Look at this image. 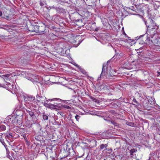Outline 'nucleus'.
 Returning <instances> with one entry per match:
<instances>
[{"mask_svg":"<svg viewBox=\"0 0 160 160\" xmlns=\"http://www.w3.org/2000/svg\"><path fill=\"white\" fill-rule=\"evenodd\" d=\"M41 100L42 103L44 105V103H42V102H45V103L48 102V100H47L46 97L44 96L41 97Z\"/></svg>","mask_w":160,"mask_h":160,"instance_id":"nucleus-19","label":"nucleus"},{"mask_svg":"<svg viewBox=\"0 0 160 160\" xmlns=\"http://www.w3.org/2000/svg\"><path fill=\"white\" fill-rule=\"evenodd\" d=\"M5 137L6 139V140L8 142L7 139H8L9 140H11V139L13 138V136L12 135V133H7L6 135L5 136Z\"/></svg>","mask_w":160,"mask_h":160,"instance_id":"nucleus-11","label":"nucleus"},{"mask_svg":"<svg viewBox=\"0 0 160 160\" xmlns=\"http://www.w3.org/2000/svg\"><path fill=\"white\" fill-rule=\"evenodd\" d=\"M35 139L38 142L40 141V135L38 134L37 135H36L35 137Z\"/></svg>","mask_w":160,"mask_h":160,"instance_id":"nucleus-25","label":"nucleus"},{"mask_svg":"<svg viewBox=\"0 0 160 160\" xmlns=\"http://www.w3.org/2000/svg\"><path fill=\"white\" fill-rule=\"evenodd\" d=\"M45 6H44V4L43 3L41 2V6H44V8L45 7L46 9H48V8L46 6V4H45Z\"/></svg>","mask_w":160,"mask_h":160,"instance_id":"nucleus-33","label":"nucleus"},{"mask_svg":"<svg viewBox=\"0 0 160 160\" xmlns=\"http://www.w3.org/2000/svg\"><path fill=\"white\" fill-rule=\"evenodd\" d=\"M157 73H158V76H159V75H160V72H157Z\"/></svg>","mask_w":160,"mask_h":160,"instance_id":"nucleus-46","label":"nucleus"},{"mask_svg":"<svg viewBox=\"0 0 160 160\" xmlns=\"http://www.w3.org/2000/svg\"><path fill=\"white\" fill-rule=\"evenodd\" d=\"M18 160H25V159L24 157H22L19 158Z\"/></svg>","mask_w":160,"mask_h":160,"instance_id":"nucleus-39","label":"nucleus"},{"mask_svg":"<svg viewBox=\"0 0 160 160\" xmlns=\"http://www.w3.org/2000/svg\"><path fill=\"white\" fill-rule=\"evenodd\" d=\"M5 147L6 148V150L7 152V153H8V148H7V146H6V147Z\"/></svg>","mask_w":160,"mask_h":160,"instance_id":"nucleus-42","label":"nucleus"},{"mask_svg":"<svg viewBox=\"0 0 160 160\" xmlns=\"http://www.w3.org/2000/svg\"><path fill=\"white\" fill-rule=\"evenodd\" d=\"M22 123V120L21 119H19L17 117V120L16 126L20 125Z\"/></svg>","mask_w":160,"mask_h":160,"instance_id":"nucleus-22","label":"nucleus"},{"mask_svg":"<svg viewBox=\"0 0 160 160\" xmlns=\"http://www.w3.org/2000/svg\"><path fill=\"white\" fill-rule=\"evenodd\" d=\"M108 144H102L99 146V149L101 150L105 148L104 150L107 149V147H108Z\"/></svg>","mask_w":160,"mask_h":160,"instance_id":"nucleus-14","label":"nucleus"},{"mask_svg":"<svg viewBox=\"0 0 160 160\" xmlns=\"http://www.w3.org/2000/svg\"><path fill=\"white\" fill-rule=\"evenodd\" d=\"M107 66L106 64H103L102 69V72L100 74V77L98 78V79H100L103 76V75H106V69L105 67Z\"/></svg>","mask_w":160,"mask_h":160,"instance_id":"nucleus-10","label":"nucleus"},{"mask_svg":"<svg viewBox=\"0 0 160 160\" xmlns=\"http://www.w3.org/2000/svg\"><path fill=\"white\" fill-rule=\"evenodd\" d=\"M110 1H112V0H109Z\"/></svg>","mask_w":160,"mask_h":160,"instance_id":"nucleus-58","label":"nucleus"},{"mask_svg":"<svg viewBox=\"0 0 160 160\" xmlns=\"http://www.w3.org/2000/svg\"><path fill=\"white\" fill-rule=\"evenodd\" d=\"M111 123H112V124L114 125L116 127L118 128L119 127V124H118L115 121H111Z\"/></svg>","mask_w":160,"mask_h":160,"instance_id":"nucleus-23","label":"nucleus"},{"mask_svg":"<svg viewBox=\"0 0 160 160\" xmlns=\"http://www.w3.org/2000/svg\"><path fill=\"white\" fill-rule=\"evenodd\" d=\"M36 143H37V146H38V144H38V143H37V142H36Z\"/></svg>","mask_w":160,"mask_h":160,"instance_id":"nucleus-52","label":"nucleus"},{"mask_svg":"<svg viewBox=\"0 0 160 160\" xmlns=\"http://www.w3.org/2000/svg\"><path fill=\"white\" fill-rule=\"evenodd\" d=\"M61 114V115H62H62H63V114Z\"/></svg>","mask_w":160,"mask_h":160,"instance_id":"nucleus-57","label":"nucleus"},{"mask_svg":"<svg viewBox=\"0 0 160 160\" xmlns=\"http://www.w3.org/2000/svg\"><path fill=\"white\" fill-rule=\"evenodd\" d=\"M10 77V75L9 74H6L2 75L1 76V77L3 78L4 79V80H8Z\"/></svg>","mask_w":160,"mask_h":160,"instance_id":"nucleus-20","label":"nucleus"},{"mask_svg":"<svg viewBox=\"0 0 160 160\" xmlns=\"http://www.w3.org/2000/svg\"><path fill=\"white\" fill-rule=\"evenodd\" d=\"M27 112L28 113L31 117H32L34 115V113L31 111L28 110H27Z\"/></svg>","mask_w":160,"mask_h":160,"instance_id":"nucleus-28","label":"nucleus"},{"mask_svg":"<svg viewBox=\"0 0 160 160\" xmlns=\"http://www.w3.org/2000/svg\"><path fill=\"white\" fill-rule=\"evenodd\" d=\"M95 23H92V25H95Z\"/></svg>","mask_w":160,"mask_h":160,"instance_id":"nucleus-49","label":"nucleus"},{"mask_svg":"<svg viewBox=\"0 0 160 160\" xmlns=\"http://www.w3.org/2000/svg\"><path fill=\"white\" fill-rule=\"evenodd\" d=\"M150 21L151 23V25L148 26L149 28H151L152 29H156L158 28V27L156 25V24L155 22V21H153L152 19H150Z\"/></svg>","mask_w":160,"mask_h":160,"instance_id":"nucleus-8","label":"nucleus"},{"mask_svg":"<svg viewBox=\"0 0 160 160\" xmlns=\"http://www.w3.org/2000/svg\"><path fill=\"white\" fill-rule=\"evenodd\" d=\"M102 22L103 26H104L105 27L109 28H110L111 26L109 23L108 20L107 18H102Z\"/></svg>","mask_w":160,"mask_h":160,"instance_id":"nucleus-6","label":"nucleus"},{"mask_svg":"<svg viewBox=\"0 0 160 160\" xmlns=\"http://www.w3.org/2000/svg\"><path fill=\"white\" fill-rule=\"evenodd\" d=\"M49 99V100H51V101H52L54 99Z\"/></svg>","mask_w":160,"mask_h":160,"instance_id":"nucleus-47","label":"nucleus"},{"mask_svg":"<svg viewBox=\"0 0 160 160\" xmlns=\"http://www.w3.org/2000/svg\"><path fill=\"white\" fill-rule=\"evenodd\" d=\"M157 9H160V6L158 7L157 8H155V10H157Z\"/></svg>","mask_w":160,"mask_h":160,"instance_id":"nucleus-43","label":"nucleus"},{"mask_svg":"<svg viewBox=\"0 0 160 160\" xmlns=\"http://www.w3.org/2000/svg\"><path fill=\"white\" fill-rule=\"evenodd\" d=\"M27 101L28 100V101H31L35 99L34 97H28L27 98Z\"/></svg>","mask_w":160,"mask_h":160,"instance_id":"nucleus-27","label":"nucleus"},{"mask_svg":"<svg viewBox=\"0 0 160 160\" xmlns=\"http://www.w3.org/2000/svg\"><path fill=\"white\" fill-rule=\"evenodd\" d=\"M22 18L19 19V22H21V24H25L26 22L27 18L28 20H30L32 19V18L33 17V16L31 14L28 13H25L23 12L22 15Z\"/></svg>","mask_w":160,"mask_h":160,"instance_id":"nucleus-1","label":"nucleus"},{"mask_svg":"<svg viewBox=\"0 0 160 160\" xmlns=\"http://www.w3.org/2000/svg\"><path fill=\"white\" fill-rule=\"evenodd\" d=\"M69 152V155L70 156L72 157L75 154V152L74 151L73 148H69L68 149Z\"/></svg>","mask_w":160,"mask_h":160,"instance_id":"nucleus-12","label":"nucleus"},{"mask_svg":"<svg viewBox=\"0 0 160 160\" xmlns=\"http://www.w3.org/2000/svg\"><path fill=\"white\" fill-rule=\"evenodd\" d=\"M108 76H112V75H110H110H108Z\"/></svg>","mask_w":160,"mask_h":160,"instance_id":"nucleus-51","label":"nucleus"},{"mask_svg":"<svg viewBox=\"0 0 160 160\" xmlns=\"http://www.w3.org/2000/svg\"><path fill=\"white\" fill-rule=\"evenodd\" d=\"M157 133L160 135V127H159L157 129Z\"/></svg>","mask_w":160,"mask_h":160,"instance_id":"nucleus-37","label":"nucleus"},{"mask_svg":"<svg viewBox=\"0 0 160 160\" xmlns=\"http://www.w3.org/2000/svg\"><path fill=\"white\" fill-rule=\"evenodd\" d=\"M84 13V15L86 17H88L89 14L88 11H82Z\"/></svg>","mask_w":160,"mask_h":160,"instance_id":"nucleus-31","label":"nucleus"},{"mask_svg":"<svg viewBox=\"0 0 160 160\" xmlns=\"http://www.w3.org/2000/svg\"><path fill=\"white\" fill-rule=\"evenodd\" d=\"M92 5H88L87 6V9H92Z\"/></svg>","mask_w":160,"mask_h":160,"instance_id":"nucleus-38","label":"nucleus"},{"mask_svg":"<svg viewBox=\"0 0 160 160\" xmlns=\"http://www.w3.org/2000/svg\"><path fill=\"white\" fill-rule=\"evenodd\" d=\"M12 11H3L2 12L1 11H0V16L2 18L8 19L9 17H11L13 15H12Z\"/></svg>","mask_w":160,"mask_h":160,"instance_id":"nucleus-3","label":"nucleus"},{"mask_svg":"<svg viewBox=\"0 0 160 160\" xmlns=\"http://www.w3.org/2000/svg\"><path fill=\"white\" fill-rule=\"evenodd\" d=\"M149 1H152V2H153L154 1H155V0H149Z\"/></svg>","mask_w":160,"mask_h":160,"instance_id":"nucleus-50","label":"nucleus"},{"mask_svg":"<svg viewBox=\"0 0 160 160\" xmlns=\"http://www.w3.org/2000/svg\"><path fill=\"white\" fill-rule=\"evenodd\" d=\"M42 24L43 25L41 26V29H43L42 30H41V33L42 32V33L43 34L44 33V32L46 30V28H48V27H47L46 25H45L43 22L42 23Z\"/></svg>","mask_w":160,"mask_h":160,"instance_id":"nucleus-15","label":"nucleus"},{"mask_svg":"<svg viewBox=\"0 0 160 160\" xmlns=\"http://www.w3.org/2000/svg\"><path fill=\"white\" fill-rule=\"evenodd\" d=\"M136 160H139L138 159H136Z\"/></svg>","mask_w":160,"mask_h":160,"instance_id":"nucleus-55","label":"nucleus"},{"mask_svg":"<svg viewBox=\"0 0 160 160\" xmlns=\"http://www.w3.org/2000/svg\"><path fill=\"white\" fill-rule=\"evenodd\" d=\"M132 101L133 102L137 104V105H138L139 104V102L135 98L133 99Z\"/></svg>","mask_w":160,"mask_h":160,"instance_id":"nucleus-35","label":"nucleus"},{"mask_svg":"<svg viewBox=\"0 0 160 160\" xmlns=\"http://www.w3.org/2000/svg\"><path fill=\"white\" fill-rule=\"evenodd\" d=\"M24 140L26 142V145L28 146L29 147L30 145V142L28 141V139L26 138H24Z\"/></svg>","mask_w":160,"mask_h":160,"instance_id":"nucleus-29","label":"nucleus"},{"mask_svg":"<svg viewBox=\"0 0 160 160\" xmlns=\"http://www.w3.org/2000/svg\"><path fill=\"white\" fill-rule=\"evenodd\" d=\"M139 10H142L141 9H140Z\"/></svg>","mask_w":160,"mask_h":160,"instance_id":"nucleus-56","label":"nucleus"},{"mask_svg":"<svg viewBox=\"0 0 160 160\" xmlns=\"http://www.w3.org/2000/svg\"><path fill=\"white\" fill-rule=\"evenodd\" d=\"M122 54L121 53H117L116 54V57L117 58H120L122 56Z\"/></svg>","mask_w":160,"mask_h":160,"instance_id":"nucleus-30","label":"nucleus"},{"mask_svg":"<svg viewBox=\"0 0 160 160\" xmlns=\"http://www.w3.org/2000/svg\"><path fill=\"white\" fill-rule=\"evenodd\" d=\"M154 103H155V102L153 101V103L154 104Z\"/></svg>","mask_w":160,"mask_h":160,"instance_id":"nucleus-53","label":"nucleus"},{"mask_svg":"<svg viewBox=\"0 0 160 160\" xmlns=\"http://www.w3.org/2000/svg\"><path fill=\"white\" fill-rule=\"evenodd\" d=\"M118 12L119 14L120 13L121 16L123 18H125L128 15L135 14H134L130 13L129 11H118Z\"/></svg>","mask_w":160,"mask_h":160,"instance_id":"nucleus-5","label":"nucleus"},{"mask_svg":"<svg viewBox=\"0 0 160 160\" xmlns=\"http://www.w3.org/2000/svg\"><path fill=\"white\" fill-rule=\"evenodd\" d=\"M143 9H145L143 8Z\"/></svg>","mask_w":160,"mask_h":160,"instance_id":"nucleus-60","label":"nucleus"},{"mask_svg":"<svg viewBox=\"0 0 160 160\" xmlns=\"http://www.w3.org/2000/svg\"><path fill=\"white\" fill-rule=\"evenodd\" d=\"M43 119L44 120H47L48 119V117L46 115H43Z\"/></svg>","mask_w":160,"mask_h":160,"instance_id":"nucleus-32","label":"nucleus"},{"mask_svg":"<svg viewBox=\"0 0 160 160\" xmlns=\"http://www.w3.org/2000/svg\"><path fill=\"white\" fill-rule=\"evenodd\" d=\"M73 92H74V93H76V91H75V90H73Z\"/></svg>","mask_w":160,"mask_h":160,"instance_id":"nucleus-48","label":"nucleus"},{"mask_svg":"<svg viewBox=\"0 0 160 160\" xmlns=\"http://www.w3.org/2000/svg\"><path fill=\"white\" fill-rule=\"evenodd\" d=\"M76 66L77 67H78L79 69L80 72L82 73H83V74H86V72L85 71L84 69H82L79 65L77 64L76 65Z\"/></svg>","mask_w":160,"mask_h":160,"instance_id":"nucleus-18","label":"nucleus"},{"mask_svg":"<svg viewBox=\"0 0 160 160\" xmlns=\"http://www.w3.org/2000/svg\"><path fill=\"white\" fill-rule=\"evenodd\" d=\"M92 100L96 102V100H97L96 99L94 98L92 99Z\"/></svg>","mask_w":160,"mask_h":160,"instance_id":"nucleus-45","label":"nucleus"},{"mask_svg":"<svg viewBox=\"0 0 160 160\" xmlns=\"http://www.w3.org/2000/svg\"><path fill=\"white\" fill-rule=\"evenodd\" d=\"M80 117V116H79V115H76L75 117L76 119L78 121Z\"/></svg>","mask_w":160,"mask_h":160,"instance_id":"nucleus-34","label":"nucleus"},{"mask_svg":"<svg viewBox=\"0 0 160 160\" xmlns=\"http://www.w3.org/2000/svg\"><path fill=\"white\" fill-rule=\"evenodd\" d=\"M137 151V149L135 148H133L131 149L130 151V157L133 158V153Z\"/></svg>","mask_w":160,"mask_h":160,"instance_id":"nucleus-16","label":"nucleus"},{"mask_svg":"<svg viewBox=\"0 0 160 160\" xmlns=\"http://www.w3.org/2000/svg\"><path fill=\"white\" fill-rule=\"evenodd\" d=\"M17 117L15 118L14 117L12 118V123L13 124L15 125L16 126L17 120Z\"/></svg>","mask_w":160,"mask_h":160,"instance_id":"nucleus-21","label":"nucleus"},{"mask_svg":"<svg viewBox=\"0 0 160 160\" xmlns=\"http://www.w3.org/2000/svg\"><path fill=\"white\" fill-rule=\"evenodd\" d=\"M26 28L29 31L37 32L39 31V28L38 26L32 25L29 21H28V23L26 22Z\"/></svg>","mask_w":160,"mask_h":160,"instance_id":"nucleus-2","label":"nucleus"},{"mask_svg":"<svg viewBox=\"0 0 160 160\" xmlns=\"http://www.w3.org/2000/svg\"><path fill=\"white\" fill-rule=\"evenodd\" d=\"M70 89H71V90H72L73 89H72V88H69Z\"/></svg>","mask_w":160,"mask_h":160,"instance_id":"nucleus-54","label":"nucleus"},{"mask_svg":"<svg viewBox=\"0 0 160 160\" xmlns=\"http://www.w3.org/2000/svg\"><path fill=\"white\" fill-rule=\"evenodd\" d=\"M151 42L155 45L159 46L160 45V38H155L154 39L151 40Z\"/></svg>","mask_w":160,"mask_h":160,"instance_id":"nucleus-7","label":"nucleus"},{"mask_svg":"<svg viewBox=\"0 0 160 160\" xmlns=\"http://www.w3.org/2000/svg\"><path fill=\"white\" fill-rule=\"evenodd\" d=\"M63 107L65 108L69 109H71V107L67 105H64L63 106Z\"/></svg>","mask_w":160,"mask_h":160,"instance_id":"nucleus-36","label":"nucleus"},{"mask_svg":"<svg viewBox=\"0 0 160 160\" xmlns=\"http://www.w3.org/2000/svg\"><path fill=\"white\" fill-rule=\"evenodd\" d=\"M148 16L149 19L154 18L155 16V13L153 11H147Z\"/></svg>","mask_w":160,"mask_h":160,"instance_id":"nucleus-9","label":"nucleus"},{"mask_svg":"<svg viewBox=\"0 0 160 160\" xmlns=\"http://www.w3.org/2000/svg\"><path fill=\"white\" fill-rule=\"evenodd\" d=\"M0 128L1 130L4 131L6 129V127L4 125H1Z\"/></svg>","mask_w":160,"mask_h":160,"instance_id":"nucleus-26","label":"nucleus"},{"mask_svg":"<svg viewBox=\"0 0 160 160\" xmlns=\"http://www.w3.org/2000/svg\"><path fill=\"white\" fill-rule=\"evenodd\" d=\"M42 103H44V106L46 107H48L52 109H58L59 108L58 106L56 105L52 104L51 103H45V102H42Z\"/></svg>","mask_w":160,"mask_h":160,"instance_id":"nucleus-4","label":"nucleus"},{"mask_svg":"<svg viewBox=\"0 0 160 160\" xmlns=\"http://www.w3.org/2000/svg\"><path fill=\"white\" fill-rule=\"evenodd\" d=\"M84 153H83V154L82 155L80 156H79L78 155V158H81V157H82V156H83L84 155Z\"/></svg>","mask_w":160,"mask_h":160,"instance_id":"nucleus-44","label":"nucleus"},{"mask_svg":"<svg viewBox=\"0 0 160 160\" xmlns=\"http://www.w3.org/2000/svg\"><path fill=\"white\" fill-rule=\"evenodd\" d=\"M61 113L62 114H63V113L62 112H61Z\"/></svg>","mask_w":160,"mask_h":160,"instance_id":"nucleus-59","label":"nucleus"},{"mask_svg":"<svg viewBox=\"0 0 160 160\" xmlns=\"http://www.w3.org/2000/svg\"><path fill=\"white\" fill-rule=\"evenodd\" d=\"M100 29V28H96L95 29V31H98V30H99Z\"/></svg>","mask_w":160,"mask_h":160,"instance_id":"nucleus-41","label":"nucleus"},{"mask_svg":"<svg viewBox=\"0 0 160 160\" xmlns=\"http://www.w3.org/2000/svg\"><path fill=\"white\" fill-rule=\"evenodd\" d=\"M12 13H14L13 12H12L13 11H12ZM14 11L15 12H16L17 14H16V15H17V14L18 15H19V14L18 13V12H19L20 14V15H21V16H20V18H21L22 17V15L23 14V12L22 11Z\"/></svg>","mask_w":160,"mask_h":160,"instance_id":"nucleus-17","label":"nucleus"},{"mask_svg":"<svg viewBox=\"0 0 160 160\" xmlns=\"http://www.w3.org/2000/svg\"><path fill=\"white\" fill-rule=\"evenodd\" d=\"M5 136V134H2V135H1L0 136V142L4 146V147H6L7 146V145L5 143L4 139L2 138Z\"/></svg>","mask_w":160,"mask_h":160,"instance_id":"nucleus-13","label":"nucleus"},{"mask_svg":"<svg viewBox=\"0 0 160 160\" xmlns=\"http://www.w3.org/2000/svg\"><path fill=\"white\" fill-rule=\"evenodd\" d=\"M79 1L81 2H82V3L86 4V3L84 0H80Z\"/></svg>","mask_w":160,"mask_h":160,"instance_id":"nucleus-40","label":"nucleus"},{"mask_svg":"<svg viewBox=\"0 0 160 160\" xmlns=\"http://www.w3.org/2000/svg\"><path fill=\"white\" fill-rule=\"evenodd\" d=\"M126 124L129 126L133 127L134 126V123L132 122H127Z\"/></svg>","mask_w":160,"mask_h":160,"instance_id":"nucleus-24","label":"nucleus"}]
</instances>
